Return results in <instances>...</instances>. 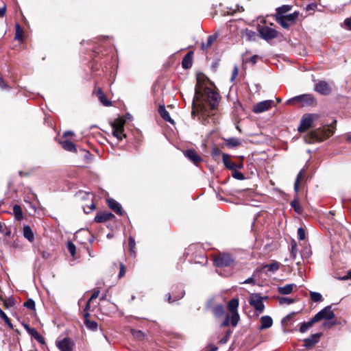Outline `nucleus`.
<instances>
[{"label":"nucleus","instance_id":"46","mask_svg":"<svg viewBox=\"0 0 351 351\" xmlns=\"http://www.w3.org/2000/svg\"><path fill=\"white\" fill-rule=\"evenodd\" d=\"M22 36H23V30H22V29L20 27L19 25V24H16V35H15V38H16V39H18V40H21V39H22Z\"/></svg>","mask_w":351,"mask_h":351},{"label":"nucleus","instance_id":"14","mask_svg":"<svg viewBox=\"0 0 351 351\" xmlns=\"http://www.w3.org/2000/svg\"><path fill=\"white\" fill-rule=\"evenodd\" d=\"M261 325L259 326V330H265L267 329L272 326L273 325V319L270 316L264 315L261 317Z\"/></svg>","mask_w":351,"mask_h":351},{"label":"nucleus","instance_id":"33","mask_svg":"<svg viewBox=\"0 0 351 351\" xmlns=\"http://www.w3.org/2000/svg\"><path fill=\"white\" fill-rule=\"evenodd\" d=\"M215 317H221L224 315V308L222 305H217L213 310Z\"/></svg>","mask_w":351,"mask_h":351},{"label":"nucleus","instance_id":"43","mask_svg":"<svg viewBox=\"0 0 351 351\" xmlns=\"http://www.w3.org/2000/svg\"><path fill=\"white\" fill-rule=\"evenodd\" d=\"M66 245H67L68 250L70 252L71 255L72 256H74L76 253V247L74 245V243L71 241H68Z\"/></svg>","mask_w":351,"mask_h":351},{"label":"nucleus","instance_id":"16","mask_svg":"<svg viewBox=\"0 0 351 351\" xmlns=\"http://www.w3.org/2000/svg\"><path fill=\"white\" fill-rule=\"evenodd\" d=\"M322 335V333H316L311 335V337L304 340V346L306 348L311 347L316 344Z\"/></svg>","mask_w":351,"mask_h":351},{"label":"nucleus","instance_id":"22","mask_svg":"<svg viewBox=\"0 0 351 351\" xmlns=\"http://www.w3.org/2000/svg\"><path fill=\"white\" fill-rule=\"evenodd\" d=\"M295 287L296 285L295 284H287L283 287H279L278 291L280 294L287 295L290 294L293 291V288Z\"/></svg>","mask_w":351,"mask_h":351},{"label":"nucleus","instance_id":"9","mask_svg":"<svg viewBox=\"0 0 351 351\" xmlns=\"http://www.w3.org/2000/svg\"><path fill=\"white\" fill-rule=\"evenodd\" d=\"M273 100H265L253 106L252 111L254 113H261L269 110L274 106Z\"/></svg>","mask_w":351,"mask_h":351},{"label":"nucleus","instance_id":"35","mask_svg":"<svg viewBox=\"0 0 351 351\" xmlns=\"http://www.w3.org/2000/svg\"><path fill=\"white\" fill-rule=\"evenodd\" d=\"M216 38L214 36H209L207 38L206 43H202V48L206 50L213 44Z\"/></svg>","mask_w":351,"mask_h":351},{"label":"nucleus","instance_id":"52","mask_svg":"<svg viewBox=\"0 0 351 351\" xmlns=\"http://www.w3.org/2000/svg\"><path fill=\"white\" fill-rule=\"evenodd\" d=\"M298 237L299 240H304L305 239V230L302 228L298 229Z\"/></svg>","mask_w":351,"mask_h":351},{"label":"nucleus","instance_id":"4","mask_svg":"<svg viewBox=\"0 0 351 351\" xmlns=\"http://www.w3.org/2000/svg\"><path fill=\"white\" fill-rule=\"evenodd\" d=\"M267 298V297L261 296L258 293H252L250 295L249 303L258 313H261L265 309L263 300Z\"/></svg>","mask_w":351,"mask_h":351},{"label":"nucleus","instance_id":"40","mask_svg":"<svg viewBox=\"0 0 351 351\" xmlns=\"http://www.w3.org/2000/svg\"><path fill=\"white\" fill-rule=\"evenodd\" d=\"M130 332L132 335L136 339L141 340L144 338V334L141 330L131 329Z\"/></svg>","mask_w":351,"mask_h":351},{"label":"nucleus","instance_id":"21","mask_svg":"<svg viewBox=\"0 0 351 351\" xmlns=\"http://www.w3.org/2000/svg\"><path fill=\"white\" fill-rule=\"evenodd\" d=\"M23 237L27 239L29 242H32L34 240V234L29 226L26 225L23 228Z\"/></svg>","mask_w":351,"mask_h":351},{"label":"nucleus","instance_id":"17","mask_svg":"<svg viewBox=\"0 0 351 351\" xmlns=\"http://www.w3.org/2000/svg\"><path fill=\"white\" fill-rule=\"evenodd\" d=\"M223 161L225 167L227 169H230V170H234V169H240V168L242 167V165L237 166V164H235L234 162H232L230 160V156L228 154H223Z\"/></svg>","mask_w":351,"mask_h":351},{"label":"nucleus","instance_id":"56","mask_svg":"<svg viewBox=\"0 0 351 351\" xmlns=\"http://www.w3.org/2000/svg\"><path fill=\"white\" fill-rule=\"evenodd\" d=\"M99 293H100V291L99 289L94 290L93 293H92L91 297L89 299V302H91L94 299H96L99 296Z\"/></svg>","mask_w":351,"mask_h":351},{"label":"nucleus","instance_id":"51","mask_svg":"<svg viewBox=\"0 0 351 351\" xmlns=\"http://www.w3.org/2000/svg\"><path fill=\"white\" fill-rule=\"evenodd\" d=\"M298 252V247L296 244H293L291 245V258L293 259H295Z\"/></svg>","mask_w":351,"mask_h":351},{"label":"nucleus","instance_id":"64","mask_svg":"<svg viewBox=\"0 0 351 351\" xmlns=\"http://www.w3.org/2000/svg\"><path fill=\"white\" fill-rule=\"evenodd\" d=\"M96 94H97L98 98H100V97H101L103 95H104V92L102 91V90L100 88L97 89Z\"/></svg>","mask_w":351,"mask_h":351},{"label":"nucleus","instance_id":"61","mask_svg":"<svg viewBox=\"0 0 351 351\" xmlns=\"http://www.w3.org/2000/svg\"><path fill=\"white\" fill-rule=\"evenodd\" d=\"M257 59L258 56L254 55L250 58V62H252V64H255L256 63Z\"/></svg>","mask_w":351,"mask_h":351},{"label":"nucleus","instance_id":"44","mask_svg":"<svg viewBox=\"0 0 351 351\" xmlns=\"http://www.w3.org/2000/svg\"><path fill=\"white\" fill-rule=\"evenodd\" d=\"M232 176L234 178L239 180H242L245 178L244 175L241 172L237 171V169L233 170Z\"/></svg>","mask_w":351,"mask_h":351},{"label":"nucleus","instance_id":"63","mask_svg":"<svg viewBox=\"0 0 351 351\" xmlns=\"http://www.w3.org/2000/svg\"><path fill=\"white\" fill-rule=\"evenodd\" d=\"M5 10H6V8L5 5L0 8V17L4 16V15L5 14Z\"/></svg>","mask_w":351,"mask_h":351},{"label":"nucleus","instance_id":"39","mask_svg":"<svg viewBox=\"0 0 351 351\" xmlns=\"http://www.w3.org/2000/svg\"><path fill=\"white\" fill-rule=\"evenodd\" d=\"M311 299L315 302H321L323 300L322 295L318 292L311 291L310 292Z\"/></svg>","mask_w":351,"mask_h":351},{"label":"nucleus","instance_id":"25","mask_svg":"<svg viewBox=\"0 0 351 351\" xmlns=\"http://www.w3.org/2000/svg\"><path fill=\"white\" fill-rule=\"evenodd\" d=\"M280 268V263L278 262L274 261L271 264L265 265L262 267V269H267V271L274 273L278 271Z\"/></svg>","mask_w":351,"mask_h":351},{"label":"nucleus","instance_id":"10","mask_svg":"<svg viewBox=\"0 0 351 351\" xmlns=\"http://www.w3.org/2000/svg\"><path fill=\"white\" fill-rule=\"evenodd\" d=\"M314 90L320 95H328L330 93L332 88L326 81L319 80L315 84Z\"/></svg>","mask_w":351,"mask_h":351},{"label":"nucleus","instance_id":"60","mask_svg":"<svg viewBox=\"0 0 351 351\" xmlns=\"http://www.w3.org/2000/svg\"><path fill=\"white\" fill-rule=\"evenodd\" d=\"M40 254H41V256L45 258V259H47L49 258L50 256V254L49 252H45V251H43L40 252Z\"/></svg>","mask_w":351,"mask_h":351},{"label":"nucleus","instance_id":"28","mask_svg":"<svg viewBox=\"0 0 351 351\" xmlns=\"http://www.w3.org/2000/svg\"><path fill=\"white\" fill-rule=\"evenodd\" d=\"M239 306V299L233 298L228 304V308L230 313L237 312Z\"/></svg>","mask_w":351,"mask_h":351},{"label":"nucleus","instance_id":"20","mask_svg":"<svg viewBox=\"0 0 351 351\" xmlns=\"http://www.w3.org/2000/svg\"><path fill=\"white\" fill-rule=\"evenodd\" d=\"M198 114H206L205 107L202 104L193 102L192 108V115L195 116Z\"/></svg>","mask_w":351,"mask_h":351},{"label":"nucleus","instance_id":"19","mask_svg":"<svg viewBox=\"0 0 351 351\" xmlns=\"http://www.w3.org/2000/svg\"><path fill=\"white\" fill-rule=\"evenodd\" d=\"M108 206L117 214L121 215L123 214L121 204L113 199L108 200Z\"/></svg>","mask_w":351,"mask_h":351},{"label":"nucleus","instance_id":"23","mask_svg":"<svg viewBox=\"0 0 351 351\" xmlns=\"http://www.w3.org/2000/svg\"><path fill=\"white\" fill-rule=\"evenodd\" d=\"M241 35L243 38L248 41L254 40L256 37V32L248 29L243 30Z\"/></svg>","mask_w":351,"mask_h":351},{"label":"nucleus","instance_id":"53","mask_svg":"<svg viewBox=\"0 0 351 351\" xmlns=\"http://www.w3.org/2000/svg\"><path fill=\"white\" fill-rule=\"evenodd\" d=\"M135 245H136V243H135L134 239L132 237H130V238H129V246H130V250L131 251V252L134 253V249L135 247Z\"/></svg>","mask_w":351,"mask_h":351},{"label":"nucleus","instance_id":"49","mask_svg":"<svg viewBox=\"0 0 351 351\" xmlns=\"http://www.w3.org/2000/svg\"><path fill=\"white\" fill-rule=\"evenodd\" d=\"M100 102L105 106H111V102L107 99L106 96L103 95L100 98H99Z\"/></svg>","mask_w":351,"mask_h":351},{"label":"nucleus","instance_id":"5","mask_svg":"<svg viewBox=\"0 0 351 351\" xmlns=\"http://www.w3.org/2000/svg\"><path fill=\"white\" fill-rule=\"evenodd\" d=\"M258 31L261 37L267 41L276 38L278 34L276 29L267 26L258 27Z\"/></svg>","mask_w":351,"mask_h":351},{"label":"nucleus","instance_id":"50","mask_svg":"<svg viewBox=\"0 0 351 351\" xmlns=\"http://www.w3.org/2000/svg\"><path fill=\"white\" fill-rule=\"evenodd\" d=\"M293 302H294L293 299L289 298L282 297V298H279V302L281 304H292Z\"/></svg>","mask_w":351,"mask_h":351},{"label":"nucleus","instance_id":"59","mask_svg":"<svg viewBox=\"0 0 351 351\" xmlns=\"http://www.w3.org/2000/svg\"><path fill=\"white\" fill-rule=\"evenodd\" d=\"M230 324V317L227 315L224 321L221 324V327L228 326Z\"/></svg>","mask_w":351,"mask_h":351},{"label":"nucleus","instance_id":"41","mask_svg":"<svg viewBox=\"0 0 351 351\" xmlns=\"http://www.w3.org/2000/svg\"><path fill=\"white\" fill-rule=\"evenodd\" d=\"M0 232L5 236L9 237L11 234V230L0 222Z\"/></svg>","mask_w":351,"mask_h":351},{"label":"nucleus","instance_id":"6","mask_svg":"<svg viewBox=\"0 0 351 351\" xmlns=\"http://www.w3.org/2000/svg\"><path fill=\"white\" fill-rule=\"evenodd\" d=\"M335 313L331 309V306H327L318 312L313 317L317 322L322 319L331 320L335 318Z\"/></svg>","mask_w":351,"mask_h":351},{"label":"nucleus","instance_id":"55","mask_svg":"<svg viewBox=\"0 0 351 351\" xmlns=\"http://www.w3.org/2000/svg\"><path fill=\"white\" fill-rule=\"evenodd\" d=\"M230 9L232 12H242L244 11L243 7L240 6L239 5H235L234 8H230Z\"/></svg>","mask_w":351,"mask_h":351},{"label":"nucleus","instance_id":"2","mask_svg":"<svg viewBox=\"0 0 351 351\" xmlns=\"http://www.w3.org/2000/svg\"><path fill=\"white\" fill-rule=\"evenodd\" d=\"M299 16L298 12H294L292 14L287 15H280L276 16V21L285 29H289L293 24L295 23Z\"/></svg>","mask_w":351,"mask_h":351},{"label":"nucleus","instance_id":"1","mask_svg":"<svg viewBox=\"0 0 351 351\" xmlns=\"http://www.w3.org/2000/svg\"><path fill=\"white\" fill-rule=\"evenodd\" d=\"M335 128L332 125L318 128L308 134L304 138L305 141L308 143L323 141L332 136L335 132Z\"/></svg>","mask_w":351,"mask_h":351},{"label":"nucleus","instance_id":"36","mask_svg":"<svg viewBox=\"0 0 351 351\" xmlns=\"http://www.w3.org/2000/svg\"><path fill=\"white\" fill-rule=\"evenodd\" d=\"M112 134L119 141L125 137V135L123 134V129H112Z\"/></svg>","mask_w":351,"mask_h":351},{"label":"nucleus","instance_id":"34","mask_svg":"<svg viewBox=\"0 0 351 351\" xmlns=\"http://www.w3.org/2000/svg\"><path fill=\"white\" fill-rule=\"evenodd\" d=\"M125 125V120L121 118L117 119L112 123V129H123Z\"/></svg>","mask_w":351,"mask_h":351},{"label":"nucleus","instance_id":"8","mask_svg":"<svg viewBox=\"0 0 351 351\" xmlns=\"http://www.w3.org/2000/svg\"><path fill=\"white\" fill-rule=\"evenodd\" d=\"M232 263L233 259L227 254H221L215 258V264L217 267H228L230 266Z\"/></svg>","mask_w":351,"mask_h":351},{"label":"nucleus","instance_id":"32","mask_svg":"<svg viewBox=\"0 0 351 351\" xmlns=\"http://www.w3.org/2000/svg\"><path fill=\"white\" fill-rule=\"evenodd\" d=\"M226 145L228 147H236L241 145V141L237 138H229L226 140Z\"/></svg>","mask_w":351,"mask_h":351},{"label":"nucleus","instance_id":"27","mask_svg":"<svg viewBox=\"0 0 351 351\" xmlns=\"http://www.w3.org/2000/svg\"><path fill=\"white\" fill-rule=\"evenodd\" d=\"M291 6L289 5H284L281 7H279L276 9V13L275 14L276 16H279L280 15H287L286 14L291 11Z\"/></svg>","mask_w":351,"mask_h":351},{"label":"nucleus","instance_id":"26","mask_svg":"<svg viewBox=\"0 0 351 351\" xmlns=\"http://www.w3.org/2000/svg\"><path fill=\"white\" fill-rule=\"evenodd\" d=\"M192 55L193 52H189L183 58L182 65L184 69H189L192 65Z\"/></svg>","mask_w":351,"mask_h":351},{"label":"nucleus","instance_id":"42","mask_svg":"<svg viewBox=\"0 0 351 351\" xmlns=\"http://www.w3.org/2000/svg\"><path fill=\"white\" fill-rule=\"evenodd\" d=\"M86 326L92 330H95L97 328V323L95 321L85 320Z\"/></svg>","mask_w":351,"mask_h":351},{"label":"nucleus","instance_id":"62","mask_svg":"<svg viewBox=\"0 0 351 351\" xmlns=\"http://www.w3.org/2000/svg\"><path fill=\"white\" fill-rule=\"evenodd\" d=\"M295 315V313L293 312L289 315H287L285 318H284V320L285 321H289L291 319H292Z\"/></svg>","mask_w":351,"mask_h":351},{"label":"nucleus","instance_id":"58","mask_svg":"<svg viewBox=\"0 0 351 351\" xmlns=\"http://www.w3.org/2000/svg\"><path fill=\"white\" fill-rule=\"evenodd\" d=\"M344 25L347 29L351 30V16L344 21Z\"/></svg>","mask_w":351,"mask_h":351},{"label":"nucleus","instance_id":"29","mask_svg":"<svg viewBox=\"0 0 351 351\" xmlns=\"http://www.w3.org/2000/svg\"><path fill=\"white\" fill-rule=\"evenodd\" d=\"M62 147L64 148V149L69 151V152H76V147L73 143L69 141H64L61 143Z\"/></svg>","mask_w":351,"mask_h":351},{"label":"nucleus","instance_id":"3","mask_svg":"<svg viewBox=\"0 0 351 351\" xmlns=\"http://www.w3.org/2000/svg\"><path fill=\"white\" fill-rule=\"evenodd\" d=\"M292 102H298L301 104V106H313L316 104V99L311 94L301 95L294 97L289 99L287 103L291 104Z\"/></svg>","mask_w":351,"mask_h":351},{"label":"nucleus","instance_id":"7","mask_svg":"<svg viewBox=\"0 0 351 351\" xmlns=\"http://www.w3.org/2000/svg\"><path fill=\"white\" fill-rule=\"evenodd\" d=\"M206 100L212 109H215L219 103V95L210 88L205 89Z\"/></svg>","mask_w":351,"mask_h":351},{"label":"nucleus","instance_id":"24","mask_svg":"<svg viewBox=\"0 0 351 351\" xmlns=\"http://www.w3.org/2000/svg\"><path fill=\"white\" fill-rule=\"evenodd\" d=\"M158 112L165 121H168L172 124L174 123L173 120L171 118L169 113L167 111L165 106H160Z\"/></svg>","mask_w":351,"mask_h":351},{"label":"nucleus","instance_id":"13","mask_svg":"<svg viewBox=\"0 0 351 351\" xmlns=\"http://www.w3.org/2000/svg\"><path fill=\"white\" fill-rule=\"evenodd\" d=\"M114 217V215L110 212L99 213L95 216V221L97 223L106 222Z\"/></svg>","mask_w":351,"mask_h":351},{"label":"nucleus","instance_id":"45","mask_svg":"<svg viewBox=\"0 0 351 351\" xmlns=\"http://www.w3.org/2000/svg\"><path fill=\"white\" fill-rule=\"evenodd\" d=\"M0 317L4 320V322L10 327L12 328V325L10 322V319L8 317L6 314L0 308Z\"/></svg>","mask_w":351,"mask_h":351},{"label":"nucleus","instance_id":"18","mask_svg":"<svg viewBox=\"0 0 351 351\" xmlns=\"http://www.w3.org/2000/svg\"><path fill=\"white\" fill-rule=\"evenodd\" d=\"M25 328L27 332L37 341H38L39 343H44L43 337L40 335V333L37 331L36 329L34 328H30L28 326H25Z\"/></svg>","mask_w":351,"mask_h":351},{"label":"nucleus","instance_id":"38","mask_svg":"<svg viewBox=\"0 0 351 351\" xmlns=\"http://www.w3.org/2000/svg\"><path fill=\"white\" fill-rule=\"evenodd\" d=\"M232 315L230 318V324L233 327H235L239 321V315L238 312L231 313Z\"/></svg>","mask_w":351,"mask_h":351},{"label":"nucleus","instance_id":"37","mask_svg":"<svg viewBox=\"0 0 351 351\" xmlns=\"http://www.w3.org/2000/svg\"><path fill=\"white\" fill-rule=\"evenodd\" d=\"M304 176V170L302 169L298 174L296 180L294 184L295 191L297 192L299 189V182L303 178Z\"/></svg>","mask_w":351,"mask_h":351},{"label":"nucleus","instance_id":"54","mask_svg":"<svg viewBox=\"0 0 351 351\" xmlns=\"http://www.w3.org/2000/svg\"><path fill=\"white\" fill-rule=\"evenodd\" d=\"M239 73V69L237 65H235L233 68L232 72V76H231V81L233 82L236 77H237Z\"/></svg>","mask_w":351,"mask_h":351},{"label":"nucleus","instance_id":"47","mask_svg":"<svg viewBox=\"0 0 351 351\" xmlns=\"http://www.w3.org/2000/svg\"><path fill=\"white\" fill-rule=\"evenodd\" d=\"M291 206L294 208V210L298 213H300L301 211H302V208L298 202V201L297 200H294L293 202H291Z\"/></svg>","mask_w":351,"mask_h":351},{"label":"nucleus","instance_id":"57","mask_svg":"<svg viewBox=\"0 0 351 351\" xmlns=\"http://www.w3.org/2000/svg\"><path fill=\"white\" fill-rule=\"evenodd\" d=\"M125 268L123 263H120V271L119 274V278H121L125 275Z\"/></svg>","mask_w":351,"mask_h":351},{"label":"nucleus","instance_id":"30","mask_svg":"<svg viewBox=\"0 0 351 351\" xmlns=\"http://www.w3.org/2000/svg\"><path fill=\"white\" fill-rule=\"evenodd\" d=\"M317 322L316 320H315V318L313 317L310 321H308V322H304V323H302L300 327V331L301 332H305L306 331H307V330L308 328H310L311 327H312V326L315 323Z\"/></svg>","mask_w":351,"mask_h":351},{"label":"nucleus","instance_id":"15","mask_svg":"<svg viewBox=\"0 0 351 351\" xmlns=\"http://www.w3.org/2000/svg\"><path fill=\"white\" fill-rule=\"evenodd\" d=\"M184 155L195 165H197L199 162L202 161L201 157L193 149L186 150L184 153Z\"/></svg>","mask_w":351,"mask_h":351},{"label":"nucleus","instance_id":"48","mask_svg":"<svg viewBox=\"0 0 351 351\" xmlns=\"http://www.w3.org/2000/svg\"><path fill=\"white\" fill-rule=\"evenodd\" d=\"M24 306L29 309L33 310L35 308V302L33 300L29 299L24 303Z\"/></svg>","mask_w":351,"mask_h":351},{"label":"nucleus","instance_id":"31","mask_svg":"<svg viewBox=\"0 0 351 351\" xmlns=\"http://www.w3.org/2000/svg\"><path fill=\"white\" fill-rule=\"evenodd\" d=\"M13 214L16 219L21 220L23 219V211L19 205H14L12 208Z\"/></svg>","mask_w":351,"mask_h":351},{"label":"nucleus","instance_id":"11","mask_svg":"<svg viewBox=\"0 0 351 351\" xmlns=\"http://www.w3.org/2000/svg\"><path fill=\"white\" fill-rule=\"evenodd\" d=\"M313 122V114H307L303 117L301 120L300 126L298 127V131L300 132H304L307 130L309 128H311L312 123Z\"/></svg>","mask_w":351,"mask_h":351},{"label":"nucleus","instance_id":"12","mask_svg":"<svg viewBox=\"0 0 351 351\" xmlns=\"http://www.w3.org/2000/svg\"><path fill=\"white\" fill-rule=\"evenodd\" d=\"M56 343L61 351H71L74 345L73 341L69 338H64Z\"/></svg>","mask_w":351,"mask_h":351}]
</instances>
